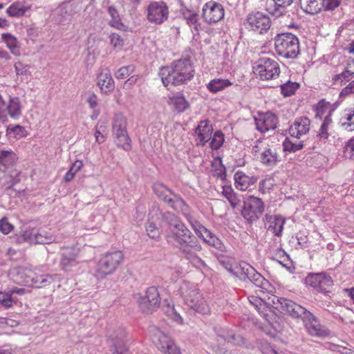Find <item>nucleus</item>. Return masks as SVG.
Wrapping results in <instances>:
<instances>
[{
    "label": "nucleus",
    "mask_w": 354,
    "mask_h": 354,
    "mask_svg": "<svg viewBox=\"0 0 354 354\" xmlns=\"http://www.w3.org/2000/svg\"><path fill=\"white\" fill-rule=\"evenodd\" d=\"M97 85L101 91L104 93L111 92L114 90L115 83L112 78L111 73L108 68L102 69L98 74Z\"/></svg>",
    "instance_id": "nucleus-20"
},
{
    "label": "nucleus",
    "mask_w": 354,
    "mask_h": 354,
    "mask_svg": "<svg viewBox=\"0 0 354 354\" xmlns=\"http://www.w3.org/2000/svg\"><path fill=\"white\" fill-rule=\"evenodd\" d=\"M170 104L178 112H183L189 106L188 102L181 93H177L170 97Z\"/></svg>",
    "instance_id": "nucleus-40"
},
{
    "label": "nucleus",
    "mask_w": 354,
    "mask_h": 354,
    "mask_svg": "<svg viewBox=\"0 0 354 354\" xmlns=\"http://www.w3.org/2000/svg\"><path fill=\"white\" fill-rule=\"evenodd\" d=\"M1 40L6 44L11 54L17 57L21 55V44L17 38L12 34L9 32L1 34Z\"/></svg>",
    "instance_id": "nucleus-21"
},
{
    "label": "nucleus",
    "mask_w": 354,
    "mask_h": 354,
    "mask_svg": "<svg viewBox=\"0 0 354 354\" xmlns=\"http://www.w3.org/2000/svg\"><path fill=\"white\" fill-rule=\"evenodd\" d=\"M196 251L194 250L192 248H187L183 250L180 253L196 268L201 270L205 268L207 265L202 259L196 254Z\"/></svg>",
    "instance_id": "nucleus-30"
},
{
    "label": "nucleus",
    "mask_w": 354,
    "mask_h": 354,
    "mask_svg": "<svg viewBox=\"0 0 354 354\" xmlns=\"http://www.w3.org/2000/svg\"><path fill=\"white\" fill-rule=\"evenodd\" d=\"M57 277V274L38 275L30 270H20L17 271V279L14 281L17 283L39 288L49 285Z\"/></svg>",
    "instance_id": "nucleus-8"
},
{
    "label": "nucleus",
    "mask_w": 354,
    "mask_h": 354,
    "mask_svg": "<svg viewBox=\"0 0 354 354\" xmlns=\"http://www.w3.org/2000/svg\"><path fill=\"white\" fill-rule=\"evenodd\" d=\"M30 7L24 3L17 1L12 3L6 10V13L12 17H21L29 10Z\"/></svg>",
    "instance_id": "nucleus-33"
},
{
    "label": "nucleus",
    "mask_w": 354,
    "mask_h": 354,
    "mask_svg": "<svg viewBox=\"0 0 354 354\" xmlns=\"http://www.w3.org/2000/svg\"><path fill=\"white\" fill-rule=\"evenodd\" d=\"M124 255L121 251H113L103 254L93 268L92 272L97 279H103L112 274L122 263Z\"/></svg>",
    "instance_id": "nucleus-6"
},
{
    "label": "nucleus",
    "mask_w": 354,
    "mask_h": 354,
    "mask_svg": "<svg viewBox=\"0 0 354 354\" xmlns=\"http://www.w3.org/2000/svg\"><path fill=\"white\" fill-rule=\"evenodd\" d=\"M194 68L189 58H183L173 62L171 66H163L160 69L159 76L165 86L169 84L179 85L186 83L194 77Z\"/></svg>",
    "instance_id": "nucleus-3"
},
{
    "label": "nucleus",
    "mask_w": 354,
    "mask_h": 354,
    "mask_svg": "<svg viewBox=\"0 0 354 354\" xmlns=\"http://www.w3.org/2000/svg\"><path fill=\"white\" fill-rule=\"evenodd\" d=\"M162 219L167 225L165 239L167 243L180 252L187 248L195 251L202 250L198 240L176 215L167 212L163 214Z\"/></svg>",
    "instance_id": "nucleus-2"
},
{
    "label": "nucleus",
    "mask_w": 354,
    "mask_h": 354,
    "mask_svg": "<svg viewBox=\"0 0 354 354\" xmlns=\"http://www.w3.org/2000/svg\"><path fill=\"white\" fill-rule=\"evenodd\" d=\"M113 135L118 136L122 133H127V120L122 114H116L114 117L113 123Z\"/></svg>",
    "instance_id": "nucleus-36"
},
{
    "label": "nucleus",
    "mask_w": 354,
    "mask_h": 354,
    "mask_svg": "<svg viewBox=\"0 0 354 354\" xmlns=\"http://www.w3.org/2000/svg\"><path fill=\"white\" fill-rule=\"evenodd\" d=\"M272 259L288 269V254L281 248L276 250Z\"/></svg>",
    "instance_id": "nucleus-52"
},
{
    "label": "nucleus",
    "mask_w": 354,
    "mask_h": 354,
    "mask_svg": "<svg viewBox=\"0 0 354 354\" xmlns=\"http://www.w3.org/2000/svg\"><path fill=\"white\" fill-rule=\"evenodd\" d=\"M13 230V226L6 218L0 220V232L3 234H8Z\"/></svg>",
    "instance_id": "nucleus-64"
},
{
    "label": "nucleus",
    "mask_w": 354,
    "mask_h": 354,
    "mask_svg": "<svg viewBox=\"0 0 354 354\" xmlns=\"http://www.w3.org/2000/svg\"><path fill=\"white\" fill-rule=\"evenodd\" d=\"M60 264L63 270L70 271L73 267L77 265V254L71 250H66L62 254Z\"/></svg>",
    "instance_id": "nucleus-31"
},
{
    "label": "nucleus",
    "mask_w": 354,
    "mask_h": 354,
    "mask_svg": "<svg viewBox=\"0 0 354 354\" xmlns=\"http://www.w3.org/2000/svg\"><path fill=\"white\" fill-rule=\"evenodd\" d=\"M274 185V180L272 177H266L259 182V191L261 194L269 192Z\"/></svg>",
    "instance_id": "nucleus-51"
},
{
    "label": "nucleus",
    "mask_w": 354,
    "mask_h": 354,
    "mask_svg": "<svg viewBox=\"0 0 354 354\" xmlns=\"http://www.w3.org/2000/svg\"><path fill=\"white\" fill-rule=\"evenodd\" d=\"M350 95H354V80L351 81L346 86L342 89L339 97L341 99H344Z\"/></svg>",
    "instance_id": "nucleus-63"
},
{
    "label": "nucleus",
    "mask_w": 354,
    "mask_h": 354,
    "mask_svg": "<svg viewBox=\"0 0 354 354\" xmlns=\"http://www.w3.org/2000/svg\"><path fill=\"white\" fill-rule=\"evenodd\" d=\"M222 194L228 201L233 209L236 208L241 203L240 196L231 186H223Z\"/></svg>",
    "instance_id": "nucleus-35"
},
{
    "label": "nucleus",
    "mask_w": 354,
    "mask_h": 354,
    "mask_svg": "<svg viewBox=\"0 0 354 354\" xmlns=\"http://www.w3.org/2000/svg\"><path fill=\"white\" fill-rule=\"evenodd\" d=\"M289 315L300 318L304 324L308 334L316 337H326L330 336V330L320 324L318 318L310 311L295 302L289 300Z\"/></svg>",
    "instance_id": "nucleus-4"
},
{
    "label": "nucleus",
    "mask_w": 354,
    "mask_h": 354,
    "mask_svg": "<svg viewBox=\"0 0 354 354\" xmlns=\"http://www.w3.org/2000/svg\"><path fill=\"white\" fill-rule=\"evenodd\" d=\"M240 277L245 280L248 279L259 289L257 292L269 295L268 300L264 301L259 297L251 295L248 297L249 302L256 308L259 313L275 330H279L280 315L288 312V299L274 295L276 290L274 286L266 279L259 272L248 263H244L239 268Z\"/></svg>",
    "instance_id": "nucleus-1"
},
{
    "label": "nucleus",
    "mask_w": 354,
    "mask_h": 354,
    "mask_svg": "<svg viewBox=\"0 0 354 354\" xmlns=\"http://www.w3.org/2000/svg\"><path fill=\"white\" fill-rule=\"evenodd\" d=\"M140 308L145 312L156 310L160 304V297L158 288L151 286L146 290L145 295L138 300Z\"/></svg>",
    "instance_id": "nucleus-14"
},
{
    "label": "nucleus",
    "mask_w": 354,
    "mask_h": 354,
    "mask_svg": "<svg viewBox=\"0 0 354 354\" xmlns=\"http://www.w3.org/2000/svg\"><path fill=\"white\" fill-rule=\"evenodd\" d=\"M135 71V66L130 64L126 66L120 68L115 74V76L118 80H124L131 75Z\"/></svg>",
    "instance_id": "nucleus-53"
},
{
    "label": "nucleus",
    "mask_w": 354,
    "mask_h": 354,
    "mask_svg": "<svg viewBox=\"0 0 354 354\" xmlns=\"http://www.w3.org/2000/svg\"><path fill=\"white\" fill-rule=\"evenodd\" d=\"M310 120L307 117L297 118L293 124L289 127V135L299 138L309 131Z\"/></svg>",
    "instance_id": "nucleus-19"
},
{
    "label": "nucleus",
    "mask_w": 354,
    "mask_h": 354,
    "mask_svg": "<svg viewBox=\"0 0 354 354\" xmlns=\"http://www.w3.org/2000/svg\"><path fill=\"white\" fill-rule=\"evenodd\" d=\"M223 6L218 2L209 1L203 7V18L207 24H214L224 17Z\"/></svg>",
    "instance_id": "nucleus-15"
},
{
    "label": "nucleus",
    "mask_w": 354,
    "mask_h": 354,
    "mask_svg": "<svg viewBox=\"0 0 354 354\" xmlns=\"http://www.w3.org/2000/svg\"><path fill=\"white\" fill-rule=\"evenodd\" d=\"M182 15L189 27L194 28L196 30H198L201 24L198 22V15L196 12L186 9L183 10Z\"/></svg>",
    "instance_id": "nucleus-42"
},
{
    "label": "nucleus",
    "mask_w": 354,
    "mask_h": 354,
    "mask_svg": "<svg viewBox=\"0 0 354 354\" xmlns=\"http://www.w3.org/2000/svg\"><path fill=\"white\" fill-rule=\"evenodd\" d=\"M233 83L228 79L214 78L207 84L206 88L211 93L216 94L230 87Z\"/></svg>",
    "instance_id": "nucleus-24"
},
{
    "label": "nucleus",
    "mask_w": 354,
    "mask_h": 354,
    "mask_svg": "<svg viewBox=\"0 0 354 354\" xmlns=\"http://www.w3.org/2000/svg\"><path fill=\"white\" fill-rule=\"evenodd\" d=\"M83 165V162L82 160H76L73 163L69 170L66 173L64 176V180L66 182H70L72 180L75 174L82 169Z\"/></svg>",
    "instance_id": "nucleus-49"
},
{
    "label": "nucleus",
    "mask_w": 354,
    "mask_h": 354,
    "mask_svg": "<svg viewBox=\"0 0 354 354\" xmlns=\"http://www.w3.org/2000/svg\"><path fill=\"white\" fill-rule=\"evenodd\" d=\"M274 46L278 55L288 58V32L277 35L274 38Z\"/></svg>",
    "instance_id": "nucleus-29"
},
{
    "label": "nucleus",
    "mask_w": 354,
    "mask_h": 354,
    "mask_svg": "<svg viewBox=\"0 0 354 354\" xmlns=\"http://www.w3.org/2000/svg\"><path fill=\"white\" fill-rule=\"evenodd\" d=\"M335 111V108L328 111V114L324 118L322 124L317 131V137L320 141H326L329 137V127L333 123L332 115Z\"/></svg>",
    "instance_id": "nucleus-26"
},
{
    "label": "nucleus",
    "mask_w": 354,
    "mask_h": 354,
    "mask_svg": "<svg viewBox=\"0 0 354 354\" xmlns=\"http://www.w3.org/2000/svg\"><path fill=\"white\" fill-rule=\"evenodd\" d=\"M265 218L268 224V230L272 231L275 235L279 236L282 232L283 227L285 223V219L280 216H272L268 214L266 215Z\"/></svg>",
    "instance_id": "nucleus-28"
},
{
    "label": "nucleus",
    "mask_w": 354,
    "mask_h": 354,
    "mask_svg": "<svg viewBox=\"0 0 354 354\" xmlns=\"http://www.w3.org/2000/svg\"><path fill=\"white\" fill-rule=\"evenodd\" d=\"M148 21L153 24L160 25L165 22L169 17V8L164 1H152L147 9Z\"/></svg>",
    "instance_id": "nucleus-13"
},
{
    "label": "nucleus",
    "mask_w": 354,
    "mask_h": 354,
    "mask_svg": "<svg viewBox=\"0 0 354 354\" xmlns=\"http://www.w3.org/2000/svg\"><path fill=\"white\" fill-rule=\"evenodd\" d=\"M167 315L176 323L183 325L184 323L183 318L182 316L176 311L174 306L172 305L171 306H168L167 310L166 311Z\"/></svg>",
    "instance_id": "nucleus-57"
},
{
    "label": "nucleus",
    "mask_w": 354,
    "mask_h": 354,
    "mask_svg": "<svg viewBox=\"0 0 354 354\" xmlns=\"http://www.w3.org/2000/svg\"><path fill=\"white\" fill-rule=\"evenodd\" d=\"M353 76L354 72H352L348 68H345L342 73L333 76L331 80L332 84L333 85L342 86L346 82L351 81Z\"/></svg>",
    "instance_id": "nucleus-39"
},
{
    "label": "nucleus",
    "mask_w": 354,
    "mask_h": 354,
    "mask_svg": "<svg viewBox=\"0 0 354 354\" xmlns=\"http://www.w3.org/2000/svg\"><path fill=\"white\" fill-rule=\"evenodd\" d=\"M14 68L17 75H26L30 67L28 64H25L21 62H17L14 64Z\"/></svg>",
    "instance_id": "nucleus-59"
},
{
    "label": "nucleus",
    "mask_w": 354,
    "mask_h": 354,
    "mask_svg": "<svg viewBox=\"0 0 354 354\" xmlns=\"http://www.w3.org/2000/svg\"><path fill=\"white\" fill-rule=\"evenodd\" d=\"M244 26L250 31L264 35L271 27V19L267 15L261 12H252L246 17Z\"/></svg>",
    "instance_id": "nucleus-10"
},
{
    "label": "nucleus",
    "mask_w": 354,
    "mask_h": 354,
    "mask_svg": "<svg viewBox=\"0 0 354 354\" xmlns=\"http://www.w3.org/2000/svg\"><path fill=\"white\" fill-rule=\"evenodd\" d=\"M21 236L25 241L31 244H48L55 241L52 234L45 230L36 232L34 230H26L23 232Z\"/></svg>",
    "instance_id": "nucleus-16"
},
{
    "label": "nucleus",
    "mask_w": 354,
    "mask_h": 354,
    "mask_svg": "<svg viewBox=\"0 0 354 354\" xmlns=\"http://www.w3.org/2000/svg\"><path fill=\"white\" fill-rule=\"evenodd\" d=\"M299 51L298 38L289 32V58H295L299 53Z\"/></svg>",
    "instance_id": "nucleus-46"
},
{
    "label": "nucleus",
    "mask_w": 354,
    "mask_h": 354,
    "mask_svg": "<svg viewBox=\"0 0 354 354\" xmlns=\"http://www.w3.org/2000/svg\"><path fill=\"white\" fill-rule=\"evenodd\" d=\"M14 120H18L22 115V106L18 97H10L8 102L6 115Z\"/></svg>",
    "instance_id": "nucleus-25"
},
{
    "label": "nucleus",
    "mask_w": 354,
    "mask_h": 354,
    "mask_svg": "<svg viewBox=\"0 0 354 354\" xmlns=\"http://www.w3.org/2000/svg\"><path fill=\"white\" fill-rule=\"evenodd\" d=\"M324 273H310L305 278V283L306 285L313 287L316 289L318 285L320 284L321 279H322Z\"/></svg>",
    "instance_id": "nucleus-50"
},
{
    "label": "nucleus",
    "mask_w": 354,
    "mask_h": 354,
    "mask_svg": "<svg viewBox=\"0 0 354 354\" xmlns=\"http://www.w3.org/2000/svg\"><path fill=\"white\" fill-rule=\"evenodd\" d=\"M252 68L255 76L261 80L275 79L280 73L277 62L268 57H263L257 60L253 64Z\"/></svg>",
    "instance_id": "nucleus-9"
},
{
    "label": "nucleus",
    "mask_w": 354,
    "mask_h": 354,
    "mask_svg": "<svg viewBox=\"0 0 354 354\" xmlns=\"http://www.w3.org/2000/svg\"><path fill=\"white\" fill-rule=\"evenodd\" d=\"M225 141V135L221 130H217L211 136V138L209 140V147L212 150L219 149Z\"/></svg>",
    "instance_id": "nucleus-43"
},
{
    "label": "nucleus",
    "mask_w": 354,
    "mask_h": 354,
    "mask_svg": "<svg viewBox=\"0 0 354 354\" xmlns=\"http://www.w3.org/2000/svg\"><path fill=\"white\" fill-rule=\"evenodd\" d=\"M234 185L236 189L241 191L247 190L250 185L254 184L257 178L253 176H247L241 171H237L234 176Z\"/></svg>",
    "instance_id": "nucleus-22"
},
{
    "label": "nucleus",
    "mask_w": 354,
    "mask_h": 354,
    "mask_svg": "<svg viewBox=\"0 0 354 354\" xmlns=\"http://www.w3.org/2000/svg\"><path fill=\"white\" fill-rule=\"evenodd\" d=\"M179 292L185 304L195 312L202 315L209 313V306L197 284L185 281L180 285Z\"/></svg>",
    "instance_id": "nucleus-5"
},
{
    "label": "nucleus",
    "mask_w": 354,
    "mask_h": 354,
    "mask_svg": "<svg viewBox=\"0 0 354 354\" xmlns=\"http://www.w3.org/2000/svg\"><path fill=\"white\" fill-rule=\"evenodd\" d=\"M343 156L346 159H354V137L346 142L343 149Z\"/></svg>",
    "instance_id": "nucleus-54"
},
{
    "label": "nucleus",
    "mask_w": 354,
    "mask_h": 354,
    "mask_svg": "<svg viewBox=\"0 0 354 354\" xmlns=\"http://www.w3.org/2000/svg\"><path fill=\"white\" fill-rule=\"evenodd\" d=\"M274 8H268L267 10L276 17L286 15L288 12V1L286 0H272Z\"/></svg>",
    "instance_id": "nucleus-37"
},
{
    "label": "nucleus",
    "mask_w": 354,
    "mask_h": 354,
    "mask_svg": "<svg viewBox=\"0 0 354 354\" xmlns=\"http://www.w3.org/2000/svg\"><path fill=\"white\" fill-rule=\"evenodd\" d=\"M324 10H333L337 8L342 1V0H320Z\"/></svg>",
    "instance_id": "nucleus-60"
},
{
    "label": "nucleus",
    "mask_w": 354,
    "mask_h": 354,
    "mask_svg": "<svg viewBox=\"0 0 354 354\" xmlns=\"http://www.w3.org/2000/svg\"><path fill=\"white\" fill-rule=\"evenodd\" d=\"M261 161L266 165H274L277 162V154L272 149H266L261 154Z\"/></svg>",
    "instance_id": "nucleus-45"
},
{
    "label": "nucleus",
    "mask_w": 354,
    "mask_h": 354,
    "mask_svg": "<svg viewBox=\"0 0 354 354\" xmlns=\"http://www.w3.org/2000/svg\"><path fill=\"white\" fill-rule=\"evenodd\" d=\"M107 11L111 17L109 24L111 27L118 30H125V26L122 23L118 12L115 8L113 6H109Z\"/></svg>",
    "instance_id": "nucleus-38"
},
{
    "label": "nucleus",
    "mask_w": 354,
    "mask_h": 354,
    "mask_svg": "<svg viewBox=\"0 0 354 354\" xmlns=\"http://www.w3.org/2000/svg\"><path fill=\"white\" fill-rule=\"evenodd\" d=\"M214 167V176L219 178L221 180H224L226 178V169L224 165L222 164L221 160L218 159V164L214 163L212 165Z\"/></svg>",
    "instance_id": "nucleus-58"
},
{
    "label": "nucleus",
    "mask_w": 354,
    "mask_h": 354,
    "mask_svg": "<svg viewBox=\"0 0 354 354\" xmlns=\"http://www.w3.org/2000/svg\"><path fill=\"white\" fill-rule=\"evenodd\" d=\"M212 133L213 127L210 121L208 120H201L195 129L196 145L200 147L205 146L210 140Z\"/></svg>",
    "instance_id": "nucleus-18"
},
{
    "label": "nucleus",
    "mask_w": 354,
    "mask_h": 354,
    "mask_svg": "<svg viewBox=\"0 0 354 354\" xmlns=\"http://www.w3.org/2000/svg\"><path fill=\"white\" fill-rule=\"evenodd\" d=\"M303 0H299L300 4H302ZM319 0H306V5L304 8L301 6L303 10L310 15H315L319 12L323 8L322 2H319Z\"/></svg>",
    "instance_id": "nucleus-44"
},
{
    "label": "nucleus",
    "mask_w": 354,
    "mask_h": 354,
    "mask_svg": "<svg viewBox=\"0 0 354 354\" xmlns=\"http://www.w3.org/2000/svg\"><path fill=\"white\" fill-rule=\"evenodd\" d=\"M155 194L163 201L169 207L181 213L185 217L189 215V207L178 195L160 183H156L153 185Z\"/></svg>",
    "instance_id": "nucleus-7"
},
{
    "label": "nucleus",
    "mask_w": 354,
    "mask_h": 354,
    "mask_svg": "<svg viewBox=\"0 0 354 354\" xmlns=\"http://www.w3.org/2000/svg\"><path fill=\"white\" fill-rule=\"evenodd\" d=\"M159 214V209L153 208V211L149 212V218L145 226L147 235L153 239H156L160 236L159 230L154 223V217L156 216L158 218Z\"/></svg>",
    "instance_id": "nucleus-27"
},
{
    "label": "nucleus",
    "mask_w": 354,
    "mask_h": 354,
    "mask_svg": "<svg viewBox=\"0 0 354 354\" xmlns=\"http://www.w3.org/2000/svg\"><path fill=\"white\" fill-rule=\"evenodd\" d=\"M150 337L153 344L165 354H182L180 349L167 334L159 328H150Z\"/></svg>",
    "instance_id": "nucleus-11"
},
{
    "label": "nucleus",
    "mask_w": 354,
    "mask_h": 354,
    "mask_svg": "<svg viewBox=\"0 0 354 354\" xmlns=\"http://www.w3.org/2000/svg\"><path fill=\"white\" fill-rule=\"evenodd\" d=\"M333 284V281L332 278L329 275H326L324 273L317 290L326 295L330 292L329 289L332 287Z\"/></svg>",
    "instance_id": "nucleus-48"
},
{
    "label": "nucleus",
    "mask_w": 354,
    "mask_h": 354,
    "mask_svg": "<svg viewBox=\"0 0 354 354\" xmlns=\"http://www.w3.org/2000/svg\"><path fill=\"white\" fill-rule=\"evenodd\" d=\"M205 243L210 246H212L219 250L220 252L225 251V246L221 240L218 238L210 230L205 231V234L201 238Z\"/></svg>",
    "instance_id": "nucleus-32"
},
{
    "label": "nucleus",
    "mask_w": 354,
    "mask_h": 354,
    "mask_svg": "<svg viewBox=\"0 0 354 354\" xmlns=\"http://www.w3.org/2000/svg\"><path fill=\"white\" fill-rule=\"evenodd\" d=\"M254 121L257 129L261 133H266L276 128L278 120L272 113L266 112L258 113L254 116Z\"/></svg>",
    "instance_id": "nucleus-17"
},
{
    "label": "nucleus",
    "mask_w": 354,
    "mask_h": 354,
    "mask_svg": "<svg viewBox=\"0 0 354 354\" xmlns=\"http://www.w3.org/2000/svg\"><path fill=\"white\" fill-rule=\"evenodd\" d=\"M191 215L189 214V216L186 218L188 220L190 225L192 226V229L195 232V233L201 238L203 237V235L205 234V231H207L208 230L205 228L204 226H203L201 223H199L196 221H192L190 219Z\"/></svg>",
    "instance_id": "nucleus-56"
},
{
    "label": "nucleus",
    "mask_w": 354,
    "mask_h": 354,
    "mask_svg": "<svg viewBox=\"0 0 354 354\" xmlns=\"http://www.w3.org/2000/svg\"><path fill=\"white\" fill-rule=\"evenodd\" d=\"M264 208V203L261 198L250 196L243 203L241 215L248 222L253 223L260 218Z\"/></svg>",
    "instance_id": "nucleus-12"
},
{
    "label": "nucleus",
    "mask_w": 354,
    "mask_h": 354,
    "mask_svg": "<svg viewBox=\"0 0 354 354\" xmlns=\"http://www.w3.org/2000/svg\"><path fill=\"white\" fill-rule=\"evenodd\" d=\"M341 127L348 131L354 130V107L346 109L340 119Z\"/></svg>",
    "instance_id": "nucleus-34"
},
{
    "label": "nucleus",
    "mask_w": 354,
    "mask_h": 354,
    "mask_svg": "<svg viewBox=\"0 0 354 354\" xmlns=\"http://www.w3.org/2000/svg\"><path fill=\"white\" fill-rule=\"evenodd\" d=\"M110 43L114 48H121L124 45V39L117 33L109 35Z\"/></svg>",
    "instance_id": "nucleus-62"
},
{
    "label": "nucleus",
    "mask_w": 354,
    "mask_h": 354,
    "mask_svg": "<svg viewBox=\"0 0 354 354\" xmlns=\"http://www.w3.org/2000/svg\"><path fill=\"white\" fill-rule=\"evenodd\" d=\"M12 302L13 299L9 290L8 292H0V304L6 307H10Z\"/></svg>",
    "instance_id": "nucleus-61"
},
{
    "label": "nucleus",
    "mask_w": 354,
    "mask_h": 354,
    "mask_svg": "<svg viewBox=\"0 0 354 354\" xmlns=\"http://www.w3.org/2000/svg\"><path fill=\"white\" fill-rule=\"evenodd\" d=\"M112 354H129V349L122 341H115L111 349Z\"/></svg>",
    "instance_id": "nucleus-55"
},
{
    "label": "nucleus",
    "mask_w": 354,
    "mask_h": 354,
    "mask_svg": "<svg viewBox=\"0 0 354 354\" xmlns=\"http://www.w3.org/2000/svg\"><path fill=\"white\" fill-rule=\"evenodd\" d=\"M18 160L17 154L11 149L0 150V170L6 171L12 167Z\"/></svg>",
    "instance_id": "nucleus-23"
},
{
    "label": "nucleus",
    "mask_w": 354,
    "mask_h": 354,
    "mask_svg": "<svg viewBox=\"0 0 354 354\" xmlns=\"http://www.w3.org/2000/svg\"><path fill=\"white\" fill-rule=\"evenodd\" d=\"M115 143L118 147L122 148L124 151H128L131 149V139L127 133L115 136Z\"/></svg>",
    "instance_id": "nucleus-47"
},
{
    "label": "nucleus",
    "mask_w": 354,
    "mask_h": 354,
    "mask_svg": "<svg viewBox=\"0 0 354 354\" xmlns=\"http://www.w3.org/2000/svg\"><path fill=\"white\" fill-rule=\"evenodd\" d=\"M330 105L331 104L324 98L319 100V102L312 107L313 111L315 113V118L322 120L324 115L330 107Z\"/></svg>",
    "instance_id": "nucleus-41"
}]
</instances>
